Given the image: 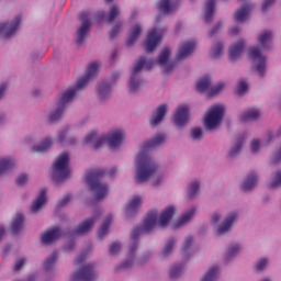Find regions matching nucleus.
<instances>
[{"mask_svg": "<svg viewBox=\"0 0 281 281\" xmlns=\"http://www.w3.org/2000/svg\"><path fill=\"white\" fill-rule=\"evenodd\" d=\"M164 142H166V135L156 134L153 139L144 143L143 151H140L136 158V183H146L149 179H155V175H157V164H155V160H153L145 150L161 146Z\"/></svg>", "mask_w": 281, "mask_h": 281, "instance_id": "f257e3e1", "label": "nucleus"}, {"mask_svg": "<svg viewBox=\"0 0 281 281\" xmlns=\"http://www.w3.org/2000/svg\"><path fill=\"white\" fill-rule=\"evenodd\" d=\"M98 69H100V64L95 61L91 63L88 66L86 75L77 80L76 86L74 88L66 90L59 97L58 106L56 111L50 113L49 122H57V120H60V117H63V111H65V106H67V104H69V102L74 100L78 91L87 87L89 80H92V78H95L98 76Z\"/></svg>", "mask_w": 281, "mask_h": 281, "instance_id": "f03ea898", "label": "nucleus"}, {"mask_svg": "<svg viewBox=\"0 0 281 281\" xmlns=\"http://www.w3.org/2000/svg\"><path fill=\"white\" fill-rule=\"evenodd\" d=\"M124 137H125V134H124V131L122 130H116L108 134L106 136H100V137H98V134L94 131H92L86 136L85 143L94 144L95 150H99V148H102V145L104 143L108 144L109 148L115 149V148H120L122 142L124 140Z\"/></svg>", "mask_w": 281, "mask_h": 281, "instance_id": "7ed1b4c3", "label": "nucleus"}, {"mask_svg": "<svg viewBox=\"0 0 281 281\" xmlns=\"http://www.w3.org/2000/svg\"><path fill=\"white\" fill-rule=\"evenodd\" d=\"M106 175L104 169H92L86 175V183L94 192L97 201H102L109 194V186L100 182V179Z\"/></svg>", "mask_w": 281, "mask_h": 281, "instance_id": "20e7f679", "label": "nucleus"}, {"mask_svg": "<svg viewBox=\"0 0 281 281\" xmlns=\"http://www.w3.org/2000/svg\"><path fill=\"white\" fill-rule=\"evenodd\" d=\"M157 211H150L147 214V217L144 220L143 226L134 228L131 235L132 245L130 247V256H133V254H135L137 249V239L139 238V234H144L145 232H151V229H155V227H157Z\"/></svg>", "mask_w": 281, "mask_h": 281, "instance_id": "39448f33", "label": "nucleus"}, {"mask_svg": "<svg viewBox=\"0 0 281 281\" xmlns=\"http://www.w3.org/2000/svg\"><path fill=\"white\" fill-rule=\"evenodd\" d=\"M53 179L57 183L59 181H65V179H69L71 171L69 170V154L63 153L57 157L53 165Z\"/></svg>", "mask_w": 281, "mask_h": 281, "instance_id": "423d86ee", "label": "nucleus"}, {"mask_svg": "<svg viewBox=\"0 0 281 281\" xmlns=\"http://www.w3.org/2000/svg\"><path fill=\"white\" fill-rule=\"evenodd\" d=\"M223 115H225V106L213 105L204 117V126L206 131H214L223 122Z\"/></svg>", "mask_w": 281, "mask_h": 281, "instance_id": "0eeeda50", "label": "nucleus"}, {"mask_svg": "<svg viewBox=\"0 0 281 281\" xmlns=\"http://www.w3.org/2000/svg\"><path fill=\"white\" fill-rule=\"evenodd\" d=\"M155 65V61L153 60H148L146 61V58L144 57H139L136 65L133 68L131 78H130V86L128 89L131 91V93H135V91H137L139 89V86L142 85V81H139L137 79V76L139 75V71H142V69H153V66Z\"/></svg>", "mask_w": 281, "mask_h": 281, "instance_id": "6e6552de", "label": "nucleus"}, {"mask_svg": "<svg viewBox=\"0 0 281 281\" xmlns=\"http://www.w3.org/2000/svg\"><path fill=\"white\" fill-rule=\"evenodd\" d=\"M194 47H196V41L194 40H189L187 42H183L178 50V54L176 56V61L166 65L162 69L164 74H170V71H172L176 63H180V60H186V58H188V56H190V54H192V52H194Z\"/></svg>", "mask_w": 281, "mask_h": 281, "instance_id": "1a4fd4ad", "label": "nucleus"}, {"mask_svg": "<svg viewBox=\"0 0 281 281\" xmlns=\"http://www.w3.org/2000/svg\"><path fill=\"white\" fill-rule=\"evenodd\" d=\"M196 91L199 93L207 92L209 95H216V93H221L223 89H225V83L220 82L217 86H212L210 82V77H204L199 80V82L195 85Z\"/></svg>", "mask_w": 281, "mask_h": 281, "instance_id": "9d476101", "label": "nucleus"}, {"mask_svg": "<svg viewBox=\"0 0 281 281\" xmlns=\"http://www.w3.org/2000/svg\"><path fill=\"white\" fill-rule=\"evenodd\" d=\"M248 58L254 60V63H257L255 66V69L259 76H265V69L267 67V58L262 56V53L260 50V46H254L250 48V53L248 55Z\"/></svg>", "mask_w": 281, "mask_h": 281, "instance_id": "9b49d317", "label": "nucleus"}, {"mask_svg": "<svg viewBox=\"0 0 281 281\" xmlns=\"http://www.w3.org/2000/svg\"><path fill=\"white\" fill-rule=\"evenodd\" d=\"M161 38H164V31L159 29H151L147 35L145 52L147 54H151V52H155L159 43H161Z\"/></svg>", "mask_w": 281, "mask_h": 281, "instance_id": "f8f14e48", "label": "nucleus"}, {"mask_svg": "<svg viewBox=\"0 0 281 281\" xmlns=\"http://www.w3.org/2000/svg\"><path fill=\"white\" fill-rule=\"evenodd\" d=\"M79 19L81 21V26L77 30V44L82 45V43H85V38H87V34H89V30H91L89 12L82 11Z\"/></svg>", "mask_w": 281, "mask_h": 281, "instance_id": "ddd939ff", "label": "nucleus"}, {"mask_svg": "<svg viewBox=\"0 0 281 281\" xmlns=\"http://www.w3.org/2000/svg\"><path fill=\"white\" fill-rule=\"evenodd\" d=\"M71 281H95L93 265L87 263L80 267L77 272L72 274Z\"/></svg>", "mask_w": 281, "mask_h": 281, "instance_id": "4468645a", "label": "nucleus"}, {"mask_svg": "<svg viewBox=\"0 0 281 281\" xmlns=\"http://www.w3.org/2000/svg\"><path fill=\"white\" fill-rule=\"evenodd\" d=\"M21 25V15H16L11 23L0 24V36L2 38H12Z\"/></svg>", "mask_w": 281, "mask_h": 281, "instance_id": "2eb2a0df", "label": "nucleus"}, {"mask_svg": "<svg viewBox=\"0 0 281 281\" xmlns=\"http://www.w3.org/2000/svg\"><path fill=\"white\" fill-rule=\"evenodd\" d=\"M189 115L190 108L188 105H179L173 116L176 126H186Z\"/></svg>", "mask_w": 281, "mask_h": 281, "instance_id": "dca6fc26", "label": "nucleus"}, {"mask_svg": "<svg viewBox=\"0 0 281 281\" xmlns=\"http://www.w3.org/2000/svg\"><path fill=\"white\" fill-rule=\"evenodd\" d=\"M249 12H251L250 3H246L237 9L234 14L235 23H243V21H247V19H249Z\"/></svg>", "mask_w": 281, "mask_h": 281, "instance_id": "f3484780", "label": "nucleus"}, {"mask_svg": "<svg viewBox=\"0 0 281 281\" xmlns=\"http://www.w3.org/2000/svg\"><path fill=\"white\" fill-rule=\"evenodd\" d=\"M61 234L63 232L58 227H54L53 229L47 231L42 235L43 245H49V243H54V240H58Z\"/></svg>", "mask_w": 281, "mask_h": 281, "instance_id": "a211bd4d", "label": "nucleus"}, {"mask_svg": "<svg viewBox=\"0 0 281 281\" xmlns=\"http://www.w3.org/2000/svg\"><path fill=\"white\" fill-rule=\"evenodd\" d=\"M95 221H97L95 217H91V218H88V220L83 221L74 231V233H72L74 236H85V234H87V232H89V229H91V227H93V225L95 224Z\"/></svg>", "mask_w": 281, "mask_h": 281, "instance_id": "6ab92c4d", "label": "nucleus"}, {"mask_svg": "<svg viewBox=\"0 0 281 281\" xmlns=\"http://www.w3.org/2000/svg\"><path fill=\"white\" fill-rule=\"evenodd\" d=\"M243 49H245V42L243 40L237 41L236 44L229 47L228 58L229 60H238L240 58V54H243Z\"/></svg>", "mask_w": 281, "mask_h": 281, "instance_id": "aec40b11", "label": "nucleus"}, {"mask_svg": "<svg viewBox=\"0 0 281 281\" xmlns=\"http://www.w3.org/2000/svg\"><path fill=\"white\" fill-rule=\"evenodd\" d=\"M175 216V206H168L165 209L158 220L159 227H166L170 223V220Z\"/></svg>", "mask_w": 281, "mask_h": 281, "instance_id": "412c9836", "label": "nucleus"}, {"mask_svg": "<svg viewBox=\"0 0 281 281\" xmlns=\"http://www.w3.org/2000/svg\"><path fill=\"white\" fill-rule=\"evenodd\" d=\"M45 203H47V190L42 189L37 199L33 202L31 206L32 212L36 214V212H38V210H41L43 205H45Z\"/></svg>", "mask_w": 281, "mask_h": 281, "instance_id": "4be33fe9", "label": "nucleus"}, {"mask_svg": "<svg viewBox=\"0 0 281 281\" xmlns=\"http://www.w3.org/2000/svg\"><path fill=\"white\" fill-rule=\"evenodd\" d=\"M168 111V105L161 104L156 110V115L150 119V126L155 127L157 124H160V122L166 117V112Z\"/></svg>", "mask_w": 281, "mask_h": 281, "instance_id": "5701e85b", "label": "nucleus"}, {"mask_svg": "<svg viewBox=\"0 0 281 281\" xmlns=\"http://www.w3.org/2000/svg\"><path fill=\"white\" fill-rule=\"evenodd\" d=\"M257 183H258V175L251 172L246 177L240 188L243 192H249V190H254V188H256Z\"/></svg>", "mask_w": 281, "mask_h": 281, "instance_id": "b1692460", "label": "nucleus"}, {"mask_svg": "<svg viewBox=\"0 0 281 281\" xmlns=\"http://www.w3.org/2000/svg\"><path fill=\"white\" fill-rule=\"evenodd\" d=\"M238 218V213L233 212L227 215L224 223H222L218 227V234H225V232H229V227H232L233 223Z\"/></svg>", "mask_w": 281, "mask_h": 281, "instance_id": "393cba45", "label": "nucleus"}, {"mask_svg": "<svg viewBox=\"0 0 281 281\" xmlns=\"http://www.w3.org/2000/svg\"><path fill=\"white\" fill-rule=\"evenodd\" d=\"M23 223H25V217L23 214L18 213L11 223V234H19V232L23 229Z\"/></svg>", "mask_w": 281, "mask_h": 281, "instance_id": "a878e982", "label": "nucleus"}, {"mask_svg": "<svg viewBox=\"0 0 281 281\" xmlns=\"http://www.w3.org/2000/svg\"><path fill=\"white\" fill-rule=\"evenodd\" d=\"M179 7L177 2L170 0H160L158 10L164 12V14H168L170 12H175V10Z\"/></svg>", "mask_w": 281, "mask_h": 281, "instance_id": "bb28decb", "label": "nucleus"}, {"mask_svg": "<svg viewBox=\"0 0 281 281\" xmlns=\"http://www.w3.org/2000/svg\"><path fill=\"white\" fill-rule=\"evenodd\" d=\"M214 5H216V0H206L204 12L205 23H212V19L214 16Z\"/></svg>", "mask_w": 281, "mask_h": 281, "instance_id": "cd10ccee", "label": "nucleus"}, {"mask_svg": "<svg viewBox=\"0 0 281 281\" xmlns=\"http://www.w3.org/2000/svg\"><path fill=\"white\" fill-rule=\"evenodd\" d=\"M260 117V111L256 108H251L240 115L241 122H252V120H258Z\"/></svg>", "mask_w": 281, "mask_h": 281, "instance_id": "c85d7f7f", "label": "nucleus"}, {"mask_svg": "<svg viewBox=\"0 0 281 281\" xmlns=\"http://www.w3.org/2000/svg\"><path fill=\"white\" fill-rule=\"evenodd\" d=\"M142 34V26L139 24H134L131 30V35L126 41V45L131 47V45H134V43L139 38V35Z\"/></svg>", "mask_w": 281, "mask_h": 281, "instance_id": "c756f323", "label": "nucleus"}, {"mask_svg": "<svg viewBox=\"0 0 281 281\" xmlns=\"http://www.w3.org/2000/svg\"><path fill=\"white\" fill-rule=\"evenodd\" d=\"M112 222H113V215H108L105 221L103 222V224L99 228L98 238L100 240H102L103 237L106 236V234H109V227H110Z\"/></svg>", "mask_w": 281, "mask_h": 281, "instance_id": "7c9ffc66", "label": "nucleus"}, {"mask_svg": "<svg viewBox=\"0 0 281 281\" xmlns=\"http://www.w3.org/2000/svg\"><path fill=\"white\" fill-rule=\"evenodd\" d=\"M142 206V198L134 196L130 203L126 205L125 210L127 214H133V212H137V210Z\"/></svg>", "mask_w": 281, "mask_h": 281, "instance_id": "2f4dec72", "label": "nucleus"}, {"mask_svg": "<svg viewBox=\"0 0 281 281\" xmlns=\"http://www.w3.org/2000/svg\"><path fill=\"white\" fill-rule=\"evenodd\" d=\"M196 212L195 207H192L189 212L184 213L173 225V227H181V225H186L189 221L194 216Z\"/></svg>", "mask_w": 281, "mask_h": 281, "instance_id": "473e14b6", "label": "nucleus"}, {"mask_svg": "<svg viewBox=\"0 0 281 281\" xmlns=\"http://www.w3.org/2000/svg\"><path fill=\"white\" fill-rule=\"evenodd\" d=\"M271 38H273V33L271 31H265L262 34L259 35V47L265 49L269 43H271Z\"/></svg>", "mask_w": 281, "mask_h": 281, "instance_id": "72a5a7b5", "label": "nucleus"}, {"mask_svg": "<svg viewBox=\"0 0 281 281\" xmlns=\"http://www.w3.org/2000/svg\"><path fill=\"white\" fill-rule=\"evenodd\" d=\"M14 166V160L12 158H1L0 159V175L8 172Z\"/></svg>", "mask_w": 281, "mask_h": 281, "instance_id": "f704fd0d", "label": "nucleus"}, {"mask_svg": "<svg viewBox=\"0 0 281 281\" xmlns=\"http://www.w3.org/2000/svg\"><path fill=\"white\" fill-rule=\"evenodd\" d=\"M49 148H52V139L46 138L40 145L34 146L32 150L33 153H45L46 150H49Z\"/></svg>", "mask_w": 281, "mask_h": 281, "instance_id": "c9c22d12", "label": "nucleus"}, {"mask_svg": "<svg viewBox=\"0 0 281 281\" xmlns=\"http://www.w3.org/2000/svg\"><path fill=\"white\" fill-rule=\"evenodd\" d=\"M111 95V85L109 83H101L99 86V100H106Z\"/></svg>", "mask_w": 281, "mask_h": 281, "instance_id": "e433bc0d", "label": "nucleus"}, {"mask_svg": "<svg viewBox=\"0 0 281 281\" xmlns=\"http://www.w3.org/2000/svg\"><path fill=\"white\" fill-rule=\"evenodd\" d=\"M169 58H170V48L165 47L162 49V52L160 53V55L158 56L156 63H158V65H160V67H164V65H166V63H168Z\"/></svg>", "mask_w": 281, "mask_h": 281, "instance_id": "4c0bfd02", "label": "nucleus"}, {"mask_svg": "<svg viewBox=\"0 0 281 281\" xmlns=\"http://www.w3.org/2000/svg\"><path fill=\"white\" fill-rule=\"evenodd\" d=\"M218 278V267H212L202 278V281H214Z\"/></svg>", "mask_w": 281, "mask_h": 281, "instance_id": "58836bf2", "label": "nucleus"}, {"mask_svg": "<svg viewBox=\"0 0 281 281\" xmlns=\"http://www.w3.org/2000/svg\"><path fill=\"white\" fill-rule=\"evenodd\" d=\"M211 56L212 58H221V56H223V43L217 42L213 45Z\"/></svg>", "mask_w": 281, "mask_h": 281, "instance_id": "ea45409f", "label": "nucleus"}, {"mask_svg": "<svg viewBox=\"0 0 281 281\" xmlns=\"http://www.w3.org/2000/svg\"><path fill=\"white\" fill-rule=\"evenodd\" d=\"M56 260H58V252L54 251L44 262V268L46 269V271H49V269L54 267Z\"/></svg>", "mask_w": 281, "mask_h": 281, "instance_id": "a19ab883", "label": "nucleus"}, {"mask_svg": "<svg viewBox=\"0 0 281 281\" xmlns=\"http://www.w3.org/2000/svg\"><path fill=\"white\" fill-rule=\"evenodd\" d=\"M243 144H245V137L238 138L235 147L231 148V150L228 153V157H236V155H238V153H240V149L243 148Z\"/></svg>", "mask_w": 281, "mask_h": 281, "instance_id": "79ce46f5", "label": "nucleus"}, {"mask_svg": "<svg viewBox=\"0 0 281 281\" xmlns=\"http://www.w3.org/2000/svg\"><path fill=\"white\" fill-rule=\"evenodd\" d=\"M119 15H120V8L116 5H112L106 16V23H113V21H115V18H117Z\"/></svg>", "mask_w": 281, "mask_h": 281, "instance_id": "37998d69", "label": "nucleus"}, {"mask_svg": "<svg viewBox=\"0 0 281 281\" xmlns=\"http://www.w3.org/2000/svg\"><path fill=\"white\" fill-rule=\"evenodd\" d=\"M181 273H183V266L182 265L173 266L170 270L169 278L170 280H177V278H179Z\"/></svg>", "mask_w": 281, "mask_h": 281, "instance_id": "c03bdc74", "label": "nucleus"}, {"mask_svg": "<svg viewBox=\"0 0 281 281\" xmlns=\"http://www.w3.org/2000/svg\"><path fill=\"white\" fill-rule=\"evenodd\" d=\"M239 250H240V246L238 244L231 246L226 254V260L234 258V256H236V254H238Z\"/></svg>", "mask_w": 281, "mask_h": 281, "instance_id": "a18cd8bd", "label": "nucleus"}, {"mask_svg": "<svg viewBox=\"0 0 281 281\" xmlns=\"http://www.w3.org/2000/svg\"><path fill=\"white\" fill-rule=\"evenodd\" d=\"M196 194H199V182L198 181H193L189 186V196L191 199H194V196H196Z\"/></svg>", "mask_w": 281, "mask_h": 281, "instance_id": "49530a36", "label": "nucleus"}, {"mask_svg": "<svg viewBox=\"0 0 281 281\" xmlns=\"http://www.w3.org/2000/svg\"><path fill=\"white\" fill-rule=\"evenodd\" d=\"M248 86L246 80H240L237 85V94L243 95V93L247 92Z\"/></svg>", "mask_w": 281, "mask_h": 281, "instance_id": "de8ad7c7", "label": "nucleus"}, {"mask_svg": "<svg viewBox=\"0 0 281 281\" xmlns=\"http://www.w3.org/2000/svg\"><path fill=\"white\" fill-rule=\"evenodd\" d=\"M172 247H175V240L169 239L168 243L165 245V248L162 250V256L166 257L171 254Z\"/></svg>", "mask_w": 281, "mask_h": 281, "instance_id": "09e8293b", "label": "nucleus"}, {"mask_svg": "<svg viewBox=\"0 0 281 281\" xmlns=\"http://www.w3.org/2000/svg\"><path fill=\"white\" fill-rule=\"evenodd\" d=\"M281 186V171H277L274 173V178L272 182L270 183V188H280Z\"/></svg>", "mask_w": 281, "mask_h": 281, "instance_id": "8fccbe9b", "label": "nucleus"}, {"mask_svg": "<svg viewBox=\"0 0 281 281\" xmlns=\"http://www.w3.org/2000/svg\"><path fill=\"white\" fill-rule=\"evenodd\" d=\"M122 31V24H116L113 26V29L109 33L110 38H115L117 34Z\"/></svg>", "mask_w": 281, "mask_h": 281, "instance_id": "3c124183", "label": "nucleus"}, {"mask_svg": "<svg viewBox=\"0 0 281 281\" xmlns=\"http://www.w3.org/2000/svg\"><path fill=\"white\" fill-rule=\"evenodd\" d=\"M122 249V245H120V243H113L110 248H109V252L112 256H115V254H119V251Z\"/></svg>", "mask_w": 281, "mask_h": 281, "instance_id": "603ef678", "label": "nucleus"}, {"mask_svg": "<svg viewBox=\"0 0 281 281\" xmlns=\"http://www.w3.org/2000/svg\"><path fill=\"white\" fill-rule=\"evenodd\" d=\"M191 137L192 139H201L203 137V131L200 127L191 130Z\"/></svg>", "mask_w": 281, "mask_h": 281, "instance_id": "864d4df0", "label": "nucleus"}, {"mask_svg": "<svg viewBox=\"0 0 281 281\" xmlns=\"http://www.w3.org/2000/svg\"><path fill=\"white\" fill-rule=\"evenodd\" d=\"M69 201H71V195L70 194H66L63 200H60L57 203V207H65V205H67V203H69Z\"/></svg>", "mask_w": 281, "mask_h": 281, "instance_id": "5fc2aeb1", "label": "nucleus"}, {"mask_svg": "<svg viewBox=\"0 0 281 281\" xmlns=\"http://www.w3.org/2000/svg\"><path fill=\"white\" fill-rule=\"evenodd\" d=\"M267 259L262 258L261 260H259L255 267L256 271H262L265 269V267H267Z\"/></svg>", "mask_w": 281, "mask_h": 281, "instance_id": "6e6d98bb", "label": "nucleus"}, {"mask_svg": "<svg viewBox=\"0 0 281 281\" xmlns=\"http://www.w3.org/2000/svg\"><path fill=\"white\" fill-rule=\"evenodd\" d=\"M250 150H251V153H256L257 150H260V140L259 139L251 140Z\"/></svg>", "mask_w": 281, "mask_h": 281, "instance_id": "4d7b16f0", "label": "nucleus"}, {"mask_svg": "<svg viewBox=\"0 0 281 281\" xmlns=\"http://www.w3.org/2000/svg\"><path fill=\"white\" fill-rule=\"evenodd\" d=\"M16 186H25L27 183V175L22 173L16 180H15Z\"/></svg>", "mask_w": 281, "mask_h": 281, "instance_id": "13d9d810", "label": "nucleus"}, {"mask_svg": "<svg viewBox=\"0 0 281 281\" xmlns=\"http://www.w3.org/2000/svg\"><path fill=\"white\" fill-rule=\"evenodd\" d=\"M273 3H276V0H265V2L261 5L262 12H267V10H269V8L273 5Z\"/></svg>", "mask_w": 281, "mask_h": 281, "instance_id": "bf43d9fd", "label": "nucleus"}, {"mask_svg": "<svg viewBox=\"0 0 281 281\" xmlns=\"http://www.w3.org/2000/svg\"><path fill=\"white\" fill-rule=\"evenodd\" d=\"M25 265V258L18 259L15 266L13 267V271H20Z\"/></svg>", "mask_w": 281, "mask_h": 281, "instance_id": "052dcab7", "label": "nucleus"}, {"mask_svg": "<svg viewBox=\"0 0 281 281\" xmlns=\"http://www.w3.org/2000/svg\"><path fill=\"white\" fill-rule=\"evenodd\" d=\"M190 247H192V236L186 238L182 249L183 251H187V249H190Z\"/></svg>", "mask_w": 281, "mask_h": 281, "instance_id": "680f3d73", "label": "nucleus"}, {"mask_svg": "<svg viewBox=\"0 0 281 281\" xmlns=\"http://www.w3.org/2000/svg\"><path fill=\"white\" fill-rule=\"evenodd\" d=\"M280 135H281V127L278 130V132L276 134H273V133L268 134V142H271L273 139V137H280Z\"/></svg>", "mask_w": 281, "mask_h": 281, "instance_id": "e2e57ef3", "label": "nucleus"}, {"mask_svg": "<svg viewBox=\"0 0 281 281\" xmlns=\"http://www.w3.org/2000/svg\"><path fill=\"white\" fill-rule=\"evenodd\" d=\"M85 260H87V255L81 254L79 257L76 258L75 262L76 265H80L81 262H85Z\"/></svg>", "mask_w": 281, "mask_h": 281, "instance_id": "0e129e2a", "label": "nucleus"}, {"mask_svg": "<svg viewBox=\"0 0 281 281\" xmlns=\"http://www.w3.org/2000/svg\"><path fill=\"white\" fill-rule=\"evenodd\" d=\"M221 30V23H217L211 31H210V36H214Z\"/></svg>", "mask_w": 281, "mask_h": 281, "instance_id": "69168bd1", "label": "nucleus"}, {"mask_svg": "<svg viewBox=\"0 0 281 281\" xmlns=\"http://www.w3.org/2000/svg\"><path fill=\"white\" fill-rule=\"evenodd\" d=\"M218 221H221V214L214 213L211 218V223H213V225H215V223H218Z\"/></svg>", "mask_w": 281, "mask_h": 281, "instance_id": "338daca9", "label": "nucleus"}, {"mask_svg": "<svg viewBox=\"0 0 281 281\" xmlns=\"http://www.w3.org/2000/svg\"><path fill=\"white\" fill-rule=\"evenodd\" d=\"M66 135H67V130H63L61 132H59L58 134L59 142H65Z\"/></svg>", "mask_w": 281, "mask_h": 281, "instance_id": "774afa93", "label": "nucleus"}]
</instances>
